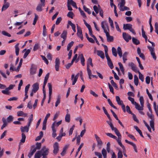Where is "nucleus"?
I'll return each instance as SVG.
<instances>
[{
	"label": "nucleus",
	"mask_w": 158,
	"mask_h": 158,
	"mask_svg": "<svg viewBox=\"0 0 158 158\" xmlns=\"http://www.w3.org/2000/svg\"><path fill=\"white\" fill-rule=\"evenodd\" d=\"M41 146V143H37L36 144V147H35V146L34 145L32 146V148H33V149H35L36 151V149L39 150L40 149Z\"/></svg>",
	"instance_id": "c85d7f7f"
},
{
	"label": "nucleus",
	"mask_w": 158,
	"mask_h": 158,
	"mask_svg": "<svg viewBox=\"0 0 158 158\" xmlns=\"http://www.w3.org/2000/svg\"><path fill=\"white\" fill-rule=\"evenodd\" d=\"M40 56L41 57L43 60L44 61L46 64H48L49 62L47 59V58L45 57L43 55H41Z\"/></svg>",
	"instance_id": "69168bd1"
},
{
	"label": "nucleus",
	"mask_w": 158,
	"mask_h": 158,
	"mask_svg": "<svg viewBox=\"0 0 158 158\" xmlns=\"http://www.w3.org/2000/svg\"><path fill=\"white\" fill-rule=\"evenodd\" d=\"M123 37L124 39L127 42L131 39V36L125 32L123 33Z\"/></svg>",
	"instance_id": "9d476101"
},
{
	"label": "nucleus",
	"mask_w": 158,
	"mask_h": 158,
	"mask_svg": "<svg viewBox=\"0 0 158 158\" xmlns=\"http://www.w3.org/2000/svg\"><path fill=\"white\" fill-rule=\"evenodd\" d=\"M106 122L109 125L112 131H114L116 135L118 136V139H121V135L118 130L115 127H114L113 125L111 122L107 121Z\"/></svg>",
	"instance_id": "7ed1b4c3"
},
{
	"label": "nucleus",
	"mask_w": 158,
	"mask_h": 158,
	"mask_svg": "<svg viewBox=\"0 0 158 158\" xmlns=\"http://www.w3.org/2000/svg\"><path fill=\"white\" fill-rule=\"evenodd\" d=\"M38 18V16L36 14H35V18H34L33 22V25H34L35 24Z\"/></svg>",
	"instance_id": "13d9d810"
},
{
	"label": "nucleus",
	"mask_w": 158,
	"mask_h": 158,
	"mask_svg": "<svg viewBox=\"0 0 158 158\" xmlns=\"http://www.w3.org/2000/svg\"><path fill=\"white\" fill-rule=\"evenodd\" d=\"M147 93L149 98L151 99V100L153 101V99L152 97V96L151 94L149 92L148 90V89H146Z\"/></svg>",
	"instance_id": "052dcab7"
},
{
	"label": "nucleus",
	"mask_w": 158,
	"mask_h": 158,
	"mask_svg": "<svg viewBox=\"0 0 158 158\" xmlns=\"http://www.w3.org/2000/svg\"><path fill=\"white\" fill-rule=\"evenodd\" d=\"M101 26L103 29L104 32L105 33L108 32V31H109V27L107 22L106 21H103L101 23Z\"/></svg>",
	"instance_id": "20e7f679"
},
{
	"label": "nucleus",
	"mask_w": 158,
	"mask_h": 158,
	"mask_svg": "<svg viewBox=\"0 0 158 158\" xmlns=\"http://www.w3.org/2000/svg\"><path fill=\"white\" fill-rule=\"evenodd\" d=\"M83 8L84 10L87 12L90 15L91 14V12L90 11L89 8H87L84 5L83 6Z\"/></svg>",
	"instance_id": "4d7b16f0"
},
{
	"label": "nucleus",
	"mask_w": 158,
	"mask_h": 158,
	"mask_svg": "<svg viewBox=\"0 0 158 158\" xmlns=\"http://www.w3.org/2000/svg\"><path fill=\"white\" fill-rule=\"evenodd\" d=\"M46 28L45 25H44L43 27V34L44 36H45L47 33Z\"/></svg>",
	"instance_id": "e2e57ef3"
},
{
	"label": "nucleus",
	"mask_w": 158,
	"mask_h": 158,
	"mask_svg": "<svg viewBox=\"0 0 158 158\" xmlns=\"http://www.w3.org/2000/svg\"><path fill=\"white\" fill-rule=\"evenodd\" d=\"M67 3L70 5H72L73 7L76 9H77L76 3L74 2L73 0H68Z\"/></svg>",
	"instance_id": "aec40b11"
},
{
	"label": "nucleus",
	"mask_w": 158,
	"mask_h": 158,
	"mask_svg": "<svg viewBox=\"0 0 158 158\" xmlns=\"http://www.w3.org/2000/svg\"><path fill=\"white\" fill-rule=\"evenodd\" d=\"M53 147L54 148L53 153L55 155H56L59 151V147L58 143L57 142L55 143Z\"/></svg>",
	"instance_id": "423d86ee"
},
{
	"label": "nucleus",
	"mask_w": 158,
	"mask_h": 158,
	"mask_svg": "<svg viewBox=\"0 0 158 158\" xmlns=\"http://www.w3.org/2000/svg\"><path fill=\"white\" fill-rule=\"evenodd\" d=\"M79 57H80L81 63L82 65V66H84L85 65V60L82 54L79 55Z\"/></svg>",
	"instance_id": "cd10ccee"
},
{
	"label": "nucleus",
	"mask_w": 158,
	"mask_h": 158,
	"mask_svg": "<svg viewBox=\"0 0 158 158\" xmlns=\"http://www.w3.org/2000/svg\"><path fill=\"white\" fill-rule=\"evenodd\" d=\"M69 146L68 145H65L64 147L63 148V151L61 153V155L62 156H63L65 155L66 150L68 148Z\"/></svg>",
	"instance_id": "f704fd0d"
},
{
	"label": "nucleus",
	"mask_w": 158,
	"mask_h": 158,
	"mask_svg": "<svg viewBox=\"0 0 158 158\" xmlns=\"http://www.w3.org/2000/svg\"><path fill=\"white\" fill-rule=\"evenodd\" d=\"M128 55V53L127 52H125L123 55V59L124 63H125L126 61L127 60V56Z\"/></svg>",
	"instance_id": "4c0bfd02"
},
{
	"label": "nucleus",
	"mask_w": 158,
	"mask_h": 158,
	"mask_svg": "<svg viewBox=\"0 0 158 158\" xmlns=\"http://www.w3.org/2000/svg\"><path fill=\"white\" fill-rule=\"evenodd\" d=\"M2 121L3 123V124L1 127V129H3L4 127H6L8 124V123L6 122V119L5 118H2Z\"/></svg>",
	"instance_id": "4be33fe9"
},
{
	"label": "nucleus",
	"mask_w": 158,
	"mask_h": 158,
	"mask_svg": "<svg viewBox=\"0 0 158 158\" xmlns=\"http://www.w3.org/2000/svg\"><path fill=\"white\" fill-rule=\"evenodd\" d=\"M31 51V50L29 49H28L25 52V53L23 56V58L24 59L26 58L27 56L29 54V53H30Z\"/></svg>",
	"instance_id": "5fc2aeb1"
},
{
	"label": "nucleus",
	"mask_w": 158,
	"mask_h": 158,
	"mask_svg": "<svg viewBox=\"0 0 158 158\" xmlns=\"http://www.w3.org/2000/svg\"><path fill=\"white\" fill-rule=\"evenodd\" d=\"M41 156L40 151H38L35 155L34 158H40Z\"/></svg>",
	"instance_id": "c03bdc74"
},
{
	"label": "nucleus",
	"mask_w": 158,
	"mask_h": 158,
	"mask_svg": "<svg viewBox=\"0 0 158 158\" xmlns=\"http://www.w3.org/2000/svg\"><path fill=\"white\" fill-rule=\"evenodd\" d=\"M147 114L148 117L151 119V120H155L154 116L152 113H150L148 112Z\"/></svg>",
	"instance_id": "72a5a7b5"
},
{
	"label": "nucleus",
	"mask_w": 158,
	"mask_h": 158,
	"mask_svg": "<svg viewBox=\"0 0 158 158\" xmlns=\"http://www.w3.org/2000/svg\"><path fill=\"white\" fill-rule=\"evenodd\" d=\"M105 33L106 36L107 41L108 42H113L114 40L113 37L110 36L108 32Z\"/></svg>",
	"instance_id": "ddd939ff"
},
{
	"label": "nucleus",
	"mask_w": 158,
	"mask_h": 158,
	"mask_svg": "<svg viewBox=\"0 0 158 158\" xmlns=\"http://www.w3.org/2000/svg\"><path fill=\"white\" fill-rule=\"evenodd\" d=\"M129 66L131 67V69L135 72L138 73V70L137 68L136 67L135 64L133 63H131L129 64Z\"/></svg>",
	"instance_id": "2eb2a0df"
},
{
	"label": "nucleus",
	"mask_w": 158,
	"mask_h": 158,
	"mask_svg": "<svg viewBox=\"0 0 158 158\" xmlns=\"http://www.w3.org/2000/svg\"><path fill=\"white\" fill-rule=\"evenodd\" d=\"M102 109L104 112V113L106 114V115L107 116L109 119L110 120V122H111L112 121V119L111 118L110 115L108 113L107 110L106 109L105 107H103Z\"/></svg>",
	"instance_id": "bb28decb"
},
{
	"label": "nucleus",
	"mask_w": 158,
	"mask_h": 158,
	"mask_svg": "<svg viewBox=\"0 0 158 158\" xmlns=\"http://www.w3.org/2000/svg\"><path fill=\"white\" fill-rule=\"evenodd\" d=\"M113 87H114L115 89H117L118 88V87L116 84L114 82L113 80H112L110 81Z\"/></svg>",
	"instance_id": "0e129e2a"
},
{
	"label": "nucleus",
	"mask_w": 158,
	"mask_h": 158,
	"mask_svg": "<svg viewBox=\"0 0 158 158\" xmlns=\"http://www.w3.org/2000/svg\"><path fill=\"white\" fill-rule=\"evenodd\" d=\"M104 48V50L105 52V54L107 60V64L108 66L111 69H112L114 68V66L113 63L110 58L108 54V48L105 45L102 44Z\"/></svg>",
	"instance_id": "f03ea898"
},
{
	"label": "nucleus",
	"mask_w": 158,
	"mask_h": 158,
	"mask_svg": "<svg viewBox=\"0 0 158 158\" xmlns=\"http://www.w3.org/2000/svg\"><path fill=\"white\" fill-rule=\"evenodd\" d=\"M62 123V120H61L58 122L56 123V122H54L52 124V126L53 125L54 127H58Z\"/></svg>",
	"instance_id": "a19ab883"
},
{
	"label": "nucleus",
	"mask_w": 158,
	"mask_h": 158,
	"mask_svg": "<svg viewBox=\"0 0 158 158\" xmlns=\"http://www.w3.org/2000/svg\"><path fill=\"white\" fill-rule=\"evenodd\" d=\"M37 69V67L33 65L32 64L30 70V73L31 75H33L36 73Z\"/></svg>",
	"instance_id": "9b49d317"
},
{
	"label": "nucleus",
	"mask_w": 158,
	"mask_h": 158,
	"mask_svg": "<svg viewBox=\"0 0 158 158\" xmlns=\"http://www.w3.org/2000/svg\"><path fill=\"white\" fill-rule=\"evenodd\" d=\"M129 66L131 67V69L135 72L138 73V70L137 68L136 67L135 64L133 63H131L129 64Z\"/></svg>",
	"instance_id": "4468645a"
},
{
	"label": "nucleus",
	"mask_w": 158,
	"mask_h": 158,
	"mask_svg": "<svg viewBox=\"0 0 158 158\" xmlns=\"http://www.w3.org/2000/svg\"><path fill=\"white\" fill-rule=\"evenodd\" d=\"M134 82L135 85L137 86L139 83V79L138 77L136 75H135L134 76Z\"/></svg>",
	"instance_id": "ea45409f"
},
{
	"label": "nucleus",
	"mask_w": 158,
	"mask_h": 158,
	"mask_svg": "<svg viewBox=\"0 0 158 158\" xmlns=\"http://www.w3.org/2000/svg\"><path fill=\"white\" fill-rule=\"evenodd\" d=\"M10 3L7 2H4V4L2 8V11H5L10 6Z\"/></svg>",
	"instance_id": "a211bd4d"
},
{
	"label": "nucleus",
	"mask_w": 158,
	"mask_h": 158,
	"mask_svg": "<svg viewBox=\"0 0 158 158\" xmlns=\"http://www.w3.org/2000/svg\"><path fill=\"white\" fill-rule=\"evenodd\" d=\"M95 137L98 145H102V142L100 139V137L98 136L96 134L94 135Z\"/></svg>",
	"instance_id": "b1692460"
},
{
	"label": "nucleus",
	"mask_w": 158,
	"mask_h": 158,
	"mask_svg": "<svg viewBox=\"0 0 158 158\" xmlns=\"http://www.w3.org/2000/svg\"><path fill=\"white\" fill-rule=\"evenodd\" d=\"M139 101L141 105L142 106H144V99L143 97H140L139 98Z\"/></svg>",
	"instance_id": "680f3d73"
},
{
	"label": "nucleus",
	"mask_w": 158,
	"mask_h": 158,
	"mask_svg": "<svg viewBox=\"0 0 158 158\" xmlns=\"http://www.w3.org/2000/svg\"><path fill=\"white\" fill-rule=\"evenodd\" d=\"M134 128L136 130V131L139 133L140 135L143 138L144 137L142 135V132L138 128V127L136 126H135L134 127Z\"/></svg>",
	"instance_id": "79ce46f5"
},
{
	"label": "nucleus",
	"mask_w": 158,
	"mask_h": 158,
	"mask_svg": "<svg viewBox=\"0 0 158 158\" xmlns=\"http://www.w3.org/2000/svg\"><path fill=\"white\" fill-rule=\"evenodd\" d=\"M77 36L82 40L83 38L82 31L81 28L77 25Z\"/></svg>",
	"instance_id": "0eeeda50"
},
{
	"label": "nucleus",
	"mask_w": 158,
	"mask_h": 158,
	"mask_svg": "<svg viewBox=\"0 0 158 158\" xmlns=\"http://www.w3.org/2000/svg\"><path fill=\"white\" fill-rule=\"evenodd\" d=\"M32 90L34 93H35L39 89V84L37 83H35L34 84L32 85Z\"/></svg>",
	"instance_id": "f8f14e48"
},
{
	"label": "nucleus",
	"mask_w": 158,
	"mask_h": 158,
	"mask_svg": "<svg viewBox=\"0 0 158 158\" xmlns=\"http://www.w3.org/2000/svg\"><path fill=\"white\" fill-rule=\"evenodd\" d=\"M53 125H53L52 126L51 128L52 131V136L53 137L55 138L56 136V129L55 127H54Z\"/></svg>",
	"instance_id": "393cba45"
},
{
	"label": "nucleus",
	"mask_w": 158,
	"mask_h": 158,
	"mask_svg": "<svg viewBox=\"0 0 158 158\" xmlns=\"http://www.w3.org/2000/svg\"><path fill=\"white\" fill-rule=\"evenodd\" d=\"M60 95H59L57 98V100L55 103V106L57 107L60 103Z\"/></svg>",
	"instance_id": "864d4df0"
},
{
	"label": "nucleus",
	"mask_w": 158,
	"mask_h": 158,
	"mask_svg": "<svg viewBox=\"0 0 158 158\" xmlns=\"http://www.w3.org/2000/svg\"><path fill=\"white\" fill-rule=\"evenodd\" d=\"M132 27V25L131 24L128 23L124 24L123 25V29L125 30H129Z\"/></svg>",
	"instance_id": "6ab92c4d"
},
{
	"label": "nucleus",
	"mask_w": 158,
	"mask_h": 158,
	"mask_svg": "<svg viewBox=\"0 0 158 158\" xmlns=\"http://www.w3.org/2000/svg\"><path fill=\"white\" fill-rule=\"evenodd\" d=\"M135 106V108L138 110H143V106H140L139 104H138L137 102H135L134 104Z\"/></svg>",
	"instance_id": "a878e982"
},
{
	"label": "nucleus",
	"mask_w": 158,
	"mask_h": 158,
	"mask_svg": "<svg viewBox=\"0 0 158 158\" xmlns=\"http://www.w3.org/2000/svg\"><path fill=\"white\" fill-rule=\"evenodd\" d=\"M75 127V125H73L72 126V127L70 129L69 131V136L71 135L72 134L73 131L74 130V128Z\"/></svg>",
	"instance_id": "3c124183"
},
{
	"label": "nucleus",
	"mask_w": 158,
	"mask_h": 158,
	"mask_svg": "<svg viewBox=\"0 0 158 158\" xmlns=\"http://www.w3.org/2000/svg\"><path fill=\"white\" fill-rule=\"evenodd\" d=\"M49 150L48 148H46L45 146H44L40 151L42 156H48L49 153Z\"/></svg>",
	"instance_id": "39448f33"
},
{
	"label": "nucleus",
	"mask_w": 158,
	"mask_h": 158,
	"mask_svg": "<svg viewBox=\"0 0 158 158\" xmlns=\"http://www.w3.org/2000/svg\"><path fill=\"white\" fill-rule=\"evenodd\" d=\"M105 134L107 136L113 138L114 139H117V137L115 135H113L112 133H106Z\"/></svg>",
	"instance_id": "e433bc0d"
},
{
	"label": "nucleus",
	"mask_w": 158,
	"mask_h": 158,
	"mask_svg": "<svg viewBox=\"0 0 158 158\" xmlns=\"http://www.w3.org/2000/svg\"><path fill=\"white\" fill-rule=\"evenodd\" d=\"M13 119V117L12 115H9L7 118L6 122L8 123H10L12 121Z\"/></svg>",
	"instance_id": "de8ad7c7"
},
{
	"label": "nucleus",
	"mask_w": 158,
	"mask_h": 158,
	"mask_svg": "<svg viewBox=\"0 0 158 158\" xmlns=\"http://www.w3.org/2000/svg\"><path fill=\"white\" fill-rule=\"evenodd\" d=\"M19 44H16L15 46V53L16 55L17 56H18L19 54Z\"/></svg>",
	"instance_id": "c9c22d12"
},
{
	"label": "nucleus",
	"mask_w": 158,
	"mask_h": 158,
	"mask_svg": "<svg viewBox=\"0 0 158 158\" xmlns=\"http://www.w3.org/2000/svg\"><path fill=\"white\" fill-rule=\"evenodd\" d=\"M125 142L126 143H128L130 144V145H131L133 147L136 153H137L138 152L137 147L135 144L134 143H133L132 142H131L128 141L127 139L125 140Z\"/></svg>",
	"instance_id": "f3484780"
},
{
	"label": "nucleus",
	"mask_w": 158,
	"mask_h": 158,
	"mask_svg": "<svg viewBox=\"0 0 158 158\" xmlns=\"http://www.w3.org/2000/svg\"><path fill=\"white\" fill-rule=\"evenodd\" d=\"M44 6H43L42 4H39L36 8V10L38 11H41L43 10L42 7Z\"/></svg>",
	"instance_id": "473e14b6"
},
{
	"label": "nucleus",
	"mask_w": 158,
	"mask_h": 158,
	"mask_svg": "<svg viewBox=\"0 0 158 158\" xmlns=\"http://www.w3.org/2000/svg\"><path fill=\"white\" fill-rule=\"evenodd\" d=\"M148 48L149 49L152 58L155 60H156V56L155 52H154V48H152V47L149 46H148Z\"/></svg>",
	"instance_id": "6e6552de"
},
{
	"label": "nucleus",
	"mask_w": 158,
	"mask_h": 158,
	"mask_svg": "<svg viewBox=\"0 0 158 158\" xmlns=\"http://www.w3.org/2000/svg\"><path fill=\"white\" fill-rule=\"evenodd\" d=\"M132 41L133 43L135 45H138L140 43L139 40L134 37L132 38Z\"/></svg>",
	"instance_id": "a18cd8bd"
},
{
	"label": "nucleus",
	"mask_w": 158,
	"mask_h": 158,
	"mask_svg": "<svg viewBox=\"0 0 158 158\" xmlns=\"http://www.w3.org/2000/svg\"><path fill=\"white\" fill-rule=\"evenodd\" d=\"M73 44L74 42L73 41H72L68 44L67 47V50L68 51H69L71 47L73 45Z\"/></svg>",
	"instance_id": "603ef678"
},
{
	"label": "nucleus",
	"mask_w": 158,
	"mask_h": 158,
	"mask_svg": "<svg viewBox=\"0 0 158 158\" xmlns=\"http://www.w3.org/2000/svg\"><path fill=\"white\" fill-rule=\"evenodd\" d=\"M36 152V149H33L32 151L29 153L28 155V156L29 158H31L32 156L34 153Z\"/></svg>",
	"instance_id": "8fccbe9b"
},
{
	"label": "nucleus",
	"mask_w": 158,
	"mask_h": 158,
	"mask_svg": "<svg viewBox=\"0 0 158 158\" xmlns=\"http://www.w3.org/2000/svg\"><path fill=\"white\" fill-rule=\"evenodd\" d=\"M29 127L28 125L23 127L21 126L20 127L21 131L22 132L21 134L22 139L20 140V143H24L25 142L26 136L25 134L23 133L24 132H28L29 130Z\"/></svg>",
	"instance_id": "f257e3e1"
},
{
	"label": "nucleus",
	"mask_w": 158,
	"mask_h": 158,
	"mask_svg": "<svg viewBox=\"0 0 158 158\" xmlns=\"http://www.w3.org/2000/svg\"><path fill=\"white\" fill-rule=\"evenodd\" d=\"M118 2H119L118 4V6L119 7H121L124 6L125 4V0H117Z\"/></svg>",
	"instance_id": "5701e85b"
},
{
	"label": "nucleus",
	"mask_w": 158,
	"mask_h": 158,
	"mask_svg": "<svg viewBox=\"0 0 158 158\" xmlns=\"http://www.w3.org/2000/svg\"><path fill=\"white\" fill-rule=\"evenodd\" d=\"M48 86L49 89V100L48 101V103H49L51 99V95L52 94V87L51 84L50 83H48Z\"/></svg>",
	"instance_id": "1a4fd4ad"
},
{
	"label": "nucleus",
	"mask_w": 158,
	"mask_h": 158,
	"mask_svg": "<svg viewBox=\"0 0 158 158\" xmlns=\"http://www.w3.org/2000/svg\"><path fill=\"white\" fill-rule=\"evenodd\" d=\"M65 121L67 123H69L70 120V115L69 114L67 113L65 116Z\"/></svg>",
	"instance_id": "7c9ffc66"
},
{
	"label": "nucleus",
	"mask_w": 158,
	"mask_h": 158,
	"mask_svg": "<svg viewBox=\"0 0 158 158\" xmlns=\"http://www.w3.org/2000/svg\"><path fill=\"white\" fill-rule=\"evenodd\" d=\"M129 66L131 67V69L135 72L138 73V70L137 68L136 67L135 64L133 63H131L129 64Z\"/></svg>",
	"instance_id": "dca6fc26"
},
{
	"label": "nucleus",
	"mask_w": 158,
	"mask_h": 158,
	"mask_svg": "<svg viewBox=\"0 0 158 158\" xmlns=\"http://www.w3.org/2000/svg\"><path fill=\"white\" fill-rule=\"evenodd\" d=\"M97 55L102 59H104L105 58L104 54L103 52L100 50H97Z\"/></svg>",
	"instance_id": "412c9836"
},
{
	"label": "nucleus",
	"mask_w": 158,
	"mask_h": 158,
	"mask_svg": "<svg viewBox=\"0 0 158 158\" xmlns=\"http://www.w3.org/2000/svg\"><path fill=\"white\" fill-rule=\"evenodd\" d=\"M152 16L151 15L149 19V25L150 26V32H152L153 30V27L152 25Z\"/></svg>",
	"instance_id": "37998d69"
},
{
	"label": "nucleus",
	"mask_w": 158,
	"mask_h": 158,
	"mask_svg": "<svg viewBox=\"0 0 158 158\" xmlns=\"http://www.w3.org/2000/svg\"><path fill=\"white\" fill-rule=\"evenodd\" d=\"M17 114L18 116H25L26 117L27 116V114L24 113L23 111H20L17 112Z\"/></svg>",
	"instance_id": "c756f323"
},
{
	"label": "nucleus",
	"mask_w": 158,
	"mask_h": 158,
	"mask_svg": "<svg viewBox=\"0 0 158 158\" xmlns=\"http://www.w3.org/2000/svg\"><path fill=\"white\" fill-rule=\"evenodd\" d=\"M112 51L113 55L115 57L117 56V54L116 48L114 47H112Z\"/></svg>",
	"instance_id": "09e8293b"
},
{
	"label": "nucleus",
	"mask_w": 158,
	"mask_h": 158,
	"mask_svg": "<svg viewBox=\"0 0 158 158\" xmlns=\"http://www.w3.org/2000/svg\"><path fill=\"white\" fill-rule=\"evenodd\" d=\"M67 34V31L65 30L64 31L61 35V37L64 40H65L66 38Z\"/></svg>",
	"instance_id": "2f4dec72"
},
{
	"label": "nucleus",
	"mask_w": 158,
	"mask_h": 158,
	"mask_svg": "<svg viewBox=\"0 0 158 158\" xmlns=\"http://www.w3.org/2000/svg\"><path fill=\"white\" fill-rule=\"evenodd\" d=\"M93 8L96 14H98L99 11V8H98V7L96 5L94 6Z\"/></svg>",
	"instance_id": "338daca9"
},
{
	"label": "nucleus",
	"mask_w": 158,
	"mask_h": 158,
	"mask_svg": "<svg viewBox=\"0 0 158 158\" xmlns=\"http://www.w3.org/2000/svg\"><path fill=\"white\" fill-rule=\"evenodd\" d=\"M118 64L119 66V68L121 71L122 72L123 74L124 73V69L123 66V64L121 62H119Z\"/></svg>",
	"instance_id": "49530a36"
},
{
	"label": "nucleus",
	"mask_w": 158,
	"mask_h": 158,
	"mask_svg": "<svg viewBox=\"0 0 158 158\" xmlns=\"http://www.w3.org/2000/svg\"><path fill=\"white\" fill-rule=\"evenodd\" d=\"M73 15L74 14L72 11L69 12L67 15V16L68 17L72 19H73Z\"/></svg>",
	"instance_id": "bf43d9fd"
},
{
	"label": "nucleus",
	"mask_w": 158,
	"mask_h": 158,
	"mask_svg": "<svg viewBox=\"0 0 158 158\" xmlns=\"http://www.w3.org/2000/svg\"><path fill=\"white\" fill-rule=\"evenodd\" d=\"M119 10L121 11H124L125 10H130V8L126 6H124L123 7H119Z\"/></svg>",
	"instance_id": "58836bf2"
},
{
	"label": "nucleus",
	"mask_w": 158,
	"mask_h": 158,
	"mask_svg": "<svg viewBox=\"0 0 158 158\" xmlns=\"http://www.w3.org/2000/svg\"><path fill=\"white\" fill-rule=\"evenodd\" d=\"M123 155L122 151L119 150L118 153V158H122Z\"/></svg>",
	"instance_id": "774afa93"
},
{
	"label": "nucleus",
	"mask_w": 158,
	"mask_h": 158,
	"mask_svg": "<svg viewBox=\"0 0 158 158\" xmlns=\"http://www.w3.org/2000/svg\"><path fill=\"white\" fill-rule=\"evenodd\" d=\"M138 73L139 74V79L142 82H143L144 81L143 76L139 71H138Z\"/></svg>",
	"instance_id": "6e6d98bb"
}]
</instances>
